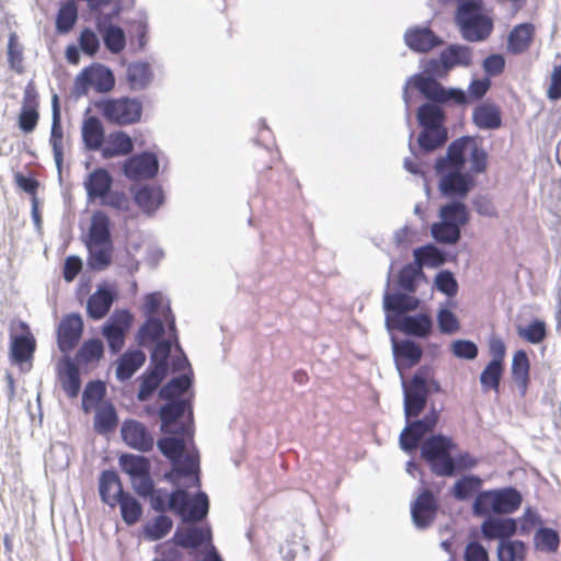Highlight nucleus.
Wrapping results in <instances>:
<instances>
[{"mask_svg":"<svg viewBox=\"0 0 561 561\" xmlns=\"http://www.w3.org/2000/svg\"><path fill=\"white\" fill-rule=\"evenodd\" d=\"M473 61L472 47L463 44H448L437 57L421 60V71L409 77L403 85L402 99L405 104L407 121H410L411 99L409 89L416 90L426 101L416 110V122L421 131L416 146L412 142L414 133L409 134V150L415 160L434 152L448 140L446 107L467 102L466 91L457 87H446L445 79L457 67L469 68Z\"/></svg>","mask_w":561,"mask_h":561,"instance_id":"f257e3e1","label":"nucleus"},{"mask_svg":"<svg viewBox=\"0 0 561 561\" xmlns=\"http://www.w3.org/2000/svg\"><path fill=\"white\" fill-rule=\"evenodd\" d=\"M193 380L192 373L180 374L164 383L158 396L164 401L158 409L160 431L159 451L170 461L171 469L163 479L175 484L180 478L193 476L192 485H199V456L193 443Z\"/></svg>","mask_w":561,"mask_h":561,"instance_id":"f03ea898","label":"nucleus"},{"mask_svg":"<svg viewBox=\"0 0 561 561\" xmlns=\"http://www.w3.org/2000/svg\"><path fill=\"white\" fill-rule=\"evenodd\" d=\"M486 165L488 153L476 144L474 137L461 136L453 140L434 164L440 194L465 198L476 185L474 175L483 173Z\"/></svg>","mask_w":561,"mask_h":561,"instance_id":"7ed1b4c3","label":"nucleus"},{"mask_svg":"<svg viewBox=\"0 0 561 561\" xmlns=\"http://www.w3.org/2000/svg\"><path fill=\"white\" fill-rule=\"evenodd\" d=\"M193 476L182 477L174 484L175 488L169 492L167 489H156L152 480V490L146 494H138L141 497H149L151 508L158 513L170 511L185 524H197L204 520L209 512V499L204 491L196 492L191 496L188 488H199L192 485Z\"/></svg>","mask_w":561,"mask_h":561,"instance_id":"20e7f679","label":"nucleus"},{"mask_svg":"<svg viewBox=\"0 0 561 561\" xmlns=\"http://www.w3.org/2000/svg\"><path fill=\"white\" fill-rule=\"evenodd\" d=\"M443 205L439 208V221L431 227L432 237L444 244L454 245L461 238V228L469 222L470 213L465 203L459 197Z\"/></svg>","mask_w":561,"mask_h":561,"instance_id":"39448f33","label":"nucleus"},{"mask_svg":"<svg viewBox=\"0 0 561 561\" xmlns=\"http://www.w3.org/2000/svg\"><path fill=\"white\" fill-rule=\"evenodd\" d=\"M170 306V300L162 293L153 291L146 295L142 312L145 322L138 330L139 344L141 346L151 344L153 341L164 337L168 332L164 320V309Z\"/></svg>","mask_w":561,"mask_h":561,"instance_id":"423d86ee","label":"nucleus"},{"mask_svg":"<svg viewBox=\"0 0 561 561\" xmlns=\"http://www.w3.org/2000/svg\"><path fill=\"white\" fill-rule=\"evenodd\" d=\"M522 501L520 492L513 486L486 490L476 495L472 512L477 516L511 514L519 508Z\"/></svg>","mask_w":561,"mask_h":561,"instance_id":"0eeeda50","label":"nucleus"},{"mask_svg":"<svg viewBox=\"0 0 561 561\" xmlns=\"http://www.w3.org/2000/svg\"><path fill=\"white\" fill-rule=\"evenodd\" d=\"M456 445L449 436L431 434L420 444L421 458L437 477H453L451 451Z\"/></svg>","mask_w":561,"mask_h":561,"instance_id":"6e6552de","label":"nucleus"},{"mask_svg":"<svg viewBox=\"0 0 561 561\" xmlns=\"http://www.w3.org/2000/svg\"><path fill=\"white\" fill-rule=\"evenodd\" d=\"M430 367H420L409 382L402 377L404 417L419 416L426 408L431 388L428 385Z\"/></svg>","mask_w":561,"mask_h":561,"instance_id":"1a4fd4ad","label":"nucleus"},{"mask_svg":"<svg viewBox=\"0 0 561 561\" xmlns=\"http://www.w3.org/2000/svg\"><path fill=\"white\" fill-rule=\"evenodd\" d=\"M438 419L439 412L434 405L422 419H405V426L399 435L400 448L410 455L416 453L420 444L435 430Z\"/></svg>","mask_w":561,"mask_h":561,"instance_id":"9d476101","label":"nucleus"},{"mask_svg":"<svg viewBox=\"0 0 561 561\" xmlns=\"http://www.w3.org/2000/svg\"><path fill=\"white\" fill-rule=\"evenodd\" d=\"M118 465L131 482L137 494H146L152 490V478L150 476V460L142 455L124 453L118 458Z\"/></svg>","mask_w":561,"mask_h":561,"instance_id":"9b49d317","label":"nucleus"},{"mask_svg":"<svg viewBox=\"0 0 561 561\" xmlns=\"http://www.w3.org/2000/svg\"><path fill=\"white\" fill-rule=\"evenodd\" d=\"M164 320L167 322L169 336L152 342L154 346L150 354V365L169 371V357L172 347L175 346L178 351H181L175 316L170 306H167L164 309Z\"/></svg>","mask_w":561,"mask_h":561,"instance_id":"f8f14e48","label":"nucleus"},{"mask_svg":"<svg viewBox=\"0 0 561 561\" xmlns=\"http://www.w3.org/2000/svg\"><path fill=\"white\" fill-rule=\"evenodd\" d=\"M455 22L461 37L470 43L485 41L493 31V20L485 14L484 10L455 16Z\"/></svg>","mask_w":561,"mask_h":561,"instance_id":"ddd939ff","label":"nucleus"},{"mask_svg":"<svg viewBox=\"0 0 561 561\" xmlns=\"http://www.w3.org/2000/svg\"><path fill=\"white\" fill-rule=\"evenodd\" d=\"M411 294L386 290L382 307L386 313L385 325L389 332L393 330V322L398 321L399 317H407L408 312L419 309L421 300Z\"/></svg>","mask_w":561,"mask_h":561,"instance_id":"4468645a","label":"nucleus"},{"mask_svg":"<svg viewBox=\"0 0 561 561\" xmlns=\"http://www.w3.org/2000/svg\"><path fill=\"white\" fill-rule=\"evenodd\" d=\"M103 116L118 125L134 124L140 119L142 105L136 99L107 100L100 104Z\"/></svg>","mask_w":561,"mask_h":561,"instance_id":"2eb2a0df","label":"nucleus"},{"mask_svg":"<svg viewBox=\"0 0 561 561\" xmlns=\"http://www.w3.org/2000/svg\"><path fill=\"white\" fill-rule=\"evenodd\" d=\"M115 78L112 70L101 64L84 68L76 78V91L85 94L90 87L98 92H108L114 88Z\"/></svg>","mask_w":561,"mask_h":561,"instance_id":"dca6fc26","label":"nucleus"},{"mask_svg":"<svg viewBox=\"0 0 561 561\" xmlns=\"http://www.w3.org/2000/svg\"><path fill=\"white\" fill-rule=\"evenodd\" d=\"M133 316L127 309L115 310L104 323L102 334L113 354L122 351L126 333L131 324Z\"/></svg>","mask_w":561,"mask_h":561,"instance_id":"f3484780","label":"nucleus"},{"mask_svg":"<svg viewBox=\"0 0 561 561\" xmlns=\"http://www.w3.org/2000/svg\"><path fill=\"white\" fill-rule=\"evenodd\" d=\"M158 172L159 160L151 151L133 154L123 165L124 175L131 181L151 180Z\"/></svg>","mask_w":561,"mask_h":561,"instance_id":"a211bd4d","label":"nucleus"},{"mask_svg":"<svg viewBox=\"0 0 561 561\" xmlns=\"http://www.w3.org/2000/svg\"><path fill=\"white\" fill-rule=\"evenodd\" d=\"M124 443L140 453H147L154 446V438L149 430L137 420H125L121 426Z\"/></svg>","mask_w":561,"mask_h":561,"instance_id":"6ab92c4d","label":"nucleus"},{"mask_svg":"<svg viewBox=\"0 0 561 561\" xmlns=\"http://www.w3.org/2000/svg\"><path fill=\"white\" fill-rule=\"evenodd\" d=\"M405 45L415 53H428L444 44V39L426 25H416L404 32Z\"/></svg>","mask_w":561,"mask_h":561,"instance_id":"aec40b11","label":"nucleus"},{"mask_svg":"<svg viewBox=\"0 0 561 561\" xmlns=\"http://www.w3.org/2000/svg\"><path fill=\"white\" fill-rule=\"evenodd\" d=\"M438 505L432 491L424 489L411 505V517L419 529L428 527L437 514Z\"/></svg>","mask_w":561,"mask_h":561,"instance_id":"412c9836","label":"nucleus"},{"mask_svg":"<svg viewBox=\"0 0 561 561\" xmlns=\"http://www.w3.org/2000/svg\"><path fill=\"white\" fill-rule=\"evenodd\" d=\"M83 331V319L79 313L66 316L58 327L57 342L61 352L73 350L79 343Z\"/></svg>","mask_w":561,"mask_h":561,"instance_id":"4be33fe9","label":"nucleus"},{"mask_svg":"<svg viewBox=\"0 0 561 561\" xmlns=\"http://www.w3.org/2000/svg\"><path fill=\"white\" fill-rule=\"evenodd\" d=\"M433 319L427 312L399 317L398 321L393 322V329L417 339L428 337L433 332Z\"/></svg>","mask_w":561,"mask_h":561,"instance_id":"5701e85b","label":"nucleus"},{"mask_svg":"<svg viewBox=\"0 0 561 561\" xmlns=\"http://www.w3.org/2000/svg\"><path fill=\"white\" fill-rule=\"evenodd\" d=\"M21 334H11L10 358L13 364H24L28 362L35 352L36 342L30 331L28 325L21 321Z\"/></svg>","mask_w":561,"mask_h":561,"instance_id":"b1692460","label":"nucleus"},{"mask_svg":"<svg viewBox=\"0 0 561 561\" xmlns=\"http://www.w3.org/2000/svg\"><path fill=\"white\" fill-rule=\"evenodd\" d=\"M517 531V520L511 517L485 516L481 525V533L485 539L500 541L511 540Z\"/></svg>","mask_w":561,"mask_h":561,"instance_id":"393cba45","label":"nucleus"},{"mask_svg":"<svg viewBox=\"0 0 561 561\" xmlns=\"http://www.w3.org/2000/svg\"><path fill=\"white\" fill-rule=\"evenodd\" d=\"M391 340L396 366L400 373L402 369L415 366L421 360L423 350L416 342L409 339L397 341L394 336Z\"/></svg>","mask_w":561,"mask_h":561,"instance_id":"a878e982","label":"nucleus"},{"mask_svg":"<svg viewBox=\"0 0 561 561\" xmlns=\"http://www.w3.org/2000/svg\"><path fill=\"white\" fill-rule=\"evenodd\" d=\"M117 293L107 285H100L87 302L88 316L93 320L103 319L110 311Z\"/></svg>","mask_w":561,"mask_h":561,"instance_id":"bb28decb","label":"nucleus"},{"mask_svg":"<svg viewBox=\"0 0 561 561\" xmlns=\"http://www.w3.org/2000/svg\"><path fill=\"white\" fill-rule=\"evenodd\" d=\"M88 201L101 199L113 186V176L104 168H96L90 172L84 182Z\"/></svg>","mask_w":561,"mask_h":561,"instance_id":"cd10ccee","label":"nucleus"},{"mask_svg":"<svg viewBox=\"0 0 561 561\" xmlns=\"http://www.w3.org/2000/svg\"><path fill=\"white\" fill-rule=\"evenodd\" d=\"M37 106V93L27 87L24 91L23 105L19 115V127L25 134L32 133L36 128L39 118Z\"/></svg>","mask_w":561,"mask_h":561,"instance_id":"c85d7f7f","label":"nucleus"},{"mask_svg":"<svg viewBox=\"0 0 561 561\" xmlns=\"http://www.w3.org/2000/svg\"><path fill=\"white\" fill-rule=\"evenodd\" d=\"M472 122L480 129H497L502 126L501 112L492 103H480L473 108Z\"/></svg>","mask_w":561,"mask_h":561,"instance_id":"c756f323","label":"nucleus"},{"mask_svg":"<svg viewBox=\"0 0 561 561\" xmlns=\"http://www.w3.org/2000/svg\"><path fill=\"white\" fill-rule=\"evenodd\" d=\"M146 354L140 350H129L117 359L116 378L124 382L145 364Z\"/></svg>","mask_w":561,"mask_h":561,"instance_id":"7c9ffc66","label":"nucleus"},{"mask_svg":"<svg viewBox=\"0 0 561 561\" xmlns=\"http://www.w3.org/2000/svg\"><path fill=\"white\" fill-rule=\"evenodd\" d=\"M535 27L531 23H520L513 27L507 37V50L518 55L526 51L534 41Z\"/></svg>","mask_w":561,"mask_h":561,"instance_id":"2f4dec72","label":"nucleus"},{"mask_svg":"<svg viewBox=\"0 0 561 561\" xmlns=\"http://www.w3.org/2000/svg\"><path fill=\"white\" fill-rule=\"evenodd\" d=\"M115 505L119 506L122 519L129 526L136 524L142 515L140 502L123 488L115 492Z\"/></svg>","mask_w":561,"mask_h":561,"instance_id":"473e14b6","label":"nucleus"},{"mask_svg":"<svg viewBox=\"0 0 561 561\" xmlns=\"http://www.w3.org/2000/svg\"><path fill=\"white\" fill-rule=\"evenodd\" d=\"M152 79L153 72L149 62L136 61L128 65L126 80L133 91H142L147 89Z\"/></svg>","mask_w":561,"mask_h":561,"instance_id":"72a5a7b5","label":"nucleus"},{"mask_svg":"<svg viewBox=\"0 0 561 561\" xmlns=\"http://www.w3.org/2000/svg\"><path fill=\"white\" fill-rule=\"evenodd\" d=\"M167 375V370L150 365L147 370L139 377L140 386L137 393V399L140 402L148 401L156 392L160 383L164 380Z\"/></svg>","mask_w":561,"mask_h":561,"instance_id":"f704fd0d","label":"nucleus"},{"mask_svg":"<svg viewBox=\"0 0 561 561\" xmlns=\"http://www.w3.org/2000/svg\"><path fill=\"white\" fill-rule=\"evenodd\" d=\"M81 136L88 150H100L104 142V128L96 116H89L82 123Z\"/></svg>","mask_w":561,"mask_h":561,"instance_id":"c9c22d12","label":"nucleus"},{"mask_svg":"<svg viewBox=\"0 0 561 561\" xmlns=\"http://www.w3.org/2000/svg\"><path fill=\"white\" fill-rule=\"evenodd\" d=\"M87 243L95 245L112 244L110 219L102 210H98L92 215Z\"/></svg>","mask_w":561,"mask_h":561,"instance_id":"e433bc0d","label":"nucleus"},{"mask_svg":"<svg viewBox=\"0 0 561 561\" xmlns=\"http://www.w3.org/2000/svg\"><path fill=\"white\" fill-rule=\"evenodd\" d=\"M134 151V142L125 131H114L108 135V145L101 149L104 159L127 156Z\"/></svg>","mask_w":561,"mask_h":561,"instance_id":"4c0bfd02","label":"nucleus"},{"mask_svg":"<svg viewBox=\"0 0 561 561\" xmlns=\"http://www.w3.org/2000/svg\"><path fill=\"white\" fill-rule=\"evenodd\" d=\"M134 199L146 213L152 214L163 204L164 195L160 186L142 185L135 193Z\"/></svg>","mask_w":561,"mask_h":561,"instance_id":"58836bf2","label":"nucleus"},{"mask_svg":"<svg viewBox=\"0 0 561 561\" xmlns=\"http://www.w3.org/2000/svg\"><path fill=\"white\" fill-rule=\"evenodd\" d=\"M512 378L516 382L520 393L524 396L529 383L530 363L526 351L518 350L512 359Z\"/></svg>","mask_w":561,"mask_h":561,"instance_id":"ea45409f","label":"nucleus"},{"mask_svg":"<svg viewBox=\"0 0 561 561\" xmlns=\"http://www.w3.org/2000/svg\"><path fill=\"white\" fill-rule=\"evenodd\" d=\"M60 385L68 398H77L81 389L80 371L71 359H66L59 373Z\"/></svg>","mask_w":561,"mask_h":561,"instance_id":"a19ab883","label":"nucleus"},{"mask_svg":"<svg viewBox=\"0 0 561 561\" xmlns=\"http://www.w3.org/2000/svg\"><path fill=\"white\" fill-rule=\"evenodd\" d=\"M425 277L421 264L410 262L405 264L398 274V286L402 291L415 293L419 282Z\"/></svg>","mask_w":561,"mask_h":561,"instance_id":"79ce46f5","label":"nucleus"},{"mask_svg":"<svg viewBox=\"0 0 561 561\" xmlns=\"http://www.w3.org/2000/svg\"><path fill=\"white\" fill-rule=\"evenodd\" d=\"M413 257L422 267H436L446 262L447 254L434 244H425L413 250Z\"/></svg>","mask_w":561,"mask_h":561,"instance_id":"37998d69","label":"nucleus"},{"mask_svg":"<svg viewBox=\"0 0 561 561\" xmlns=\"http://www.w3.org/2000/svg\"><path fill=\"white\" fill-rule=\"evenodd\" d=\"M173 520L160 513L154 519L144 525V538L149 541H158L163 539L172 529Z\"/></svg>","mask_w":561,"mask_h":561,"instance_id":"c03bdc74","label":"nucleus"},{"mask_svg":"<svg viewBox=\"0 0 561 561\" xmlns=\"http://www.w3.org/2000/svg\"><path fill=\"white\" fill-rule=\"evenodd\" d=\"M101 34L104 46L112 54H119L124 50L126 46V35L124 30L118 25H107L104 24L101 28H96Z\"/></svg>","mask_w":561,"mask_h":561,"instance_id":"a18cd8bd","label":"nucleus"},{"mask_svg":"<svg viewBox=\"0 0 561 561\" xmlns=\"http://www.w3.org/2000/svg\"><path fill=\"white\" fill-rule=\"evenodd\" d=\"M119 488H123L122 481L114 470L102 471L99 479V493L103 503L114 507L115 493L111 494V491L116 489V492H119Z\"/></svg>","mask_w":561,"mask_h":561,"instance_id":"49530a36","label":"nucleus"},{"mask_svg":"<svg viewBox=\"0 0 561 561\" xmlns=\"http://www.w3.org/2000/svg\"><path fill=\"white\" fill-rule=\"evenodd\" d=\"M118 423L116 410L112 403H106L95 411L94 430L99 434L112 432Z\"/></svg>","mask_w":561,"mask_h":561,"instance_id":"de8ad7c7","label":"nucleus"},{"mask_svg":"<svg viewBox=\"0 0 561 561\" xmlns=\"http://www.w3.org/2000/svg\"><path fill=\"white\" fill-rule=\"evenodd\" d=\"M504 374V365L489 362L480 374L479 380L482 390L499 391L500 383Z\"/></svg>","mask_w":561,"mask_h":561,"instance_id":"09e8293b","label":"nucleus"},{"mask_svg":"<svg viewBox=\"0 0 561 561\" xmlns=\"http://www.w3.org/2000/svg\"><path fill=\"white\" fill-rule=\"evenodd\" d=\"M87 248L89 251L88 265L91 270L103 271L111 264L112 244L87 243Z\"/></svg>","mask_w":561,"mask_h":561,"instance_id":"8fccbe9b","label":"nucleus"},{"mask_svg":"<svg viewBox=\"0 0 561 561\" xmlns=\"http://www.w3.org/2000/svg\"><path fill=\"white\" fill-rule=\"evenodd\" d=\"M499 561H524L526 558V546L520 540H504L497 545Z\"/></svg>","mask_w":561,"mask_h":561,"instance_id":"3c124183","label":"nucleus"},{"mask_svg":"<svg viewBox=\"0 0 561 561\" xmlns=\"http://www.w3.org/2000/svg\"><path fill=\"white\" fill-rule=\"evenodd\" d=\"M482 484L479 476L467 474L459 478L453 486V495L456 500H468L474 492H477Z\"/></svg>","mask_w":561,"mask_h":561,"instance_id":"603ef678","label":"nucleus"},{"mask_svg":"<svg viewBox=\"0 0 561 561\" xmlns=\"http://www.w3.org/2000/svg\"><path fill=\"white\" fill-rule=\"evenodd\" d=\"M78 19V9L73 1L62 4L58 11L56 19V30L58 33L65 34L71 31Z\"/></svg>","mask_w":561,"mask_h":561,"instance_id":"864d4df0","label":"nucleus"},{"mask_svg":"<svg viewBox=\"0 0 561 561\" xmlns=\"http://www.w3.org/2000/svg\"><path fill=\"white\" fill-rule=\"evenodd\" d=\"M517 334L531 344H539L547 336V325L545 321L535 319L527 327L518 325Z\"/></svg>","mask_w":561,"mask_h":561,"instance_id":"5fc2aeb1","label":"nucleus"},{"mask_svg":"<svg viewBox=\"0 0 561 561\" xmlns=\"http://www.w3.org/2000/svg\"><path fill=\"white\" fill-rule=\"evenodd\" d=\"M62 137L61 118H51L49 144L53 148L54 160L59 172L64 161Z\"/></svg>","mask_w":561,"mask_h":561,"instance_id":"6e6d98bb","label":"nucleus"},{"mask_svg":"<svg viewBox=\"0 0 561 561\" xmlns=\"http://www.w3.org/2000/svg\"><path fill=\"white\" fill-rule=\"evenodd\" d=\"M106 388L103 381H89L82 393V409L88 412L92 405L98 404L105 396Z\"/></svg>","mask_w":561,"mask_h":561,"instance_id":"4d7b16f0","label":"nucleus"},{"mask_svg":"<svg viewBox=\"0 0 561 561\" xmlns=\"http://www.w3.org/2000/svg\"><path fill=\"white\" fill-rule=\"evenodd\" d=\"M535 545L539 549L556 552L560 545V536L557 530L549 527H540L535 534Z\"/></svg>","mask_w":561,"mask_h":561,"instance_id":"13d9d810","label":"nucleus"},{"mask_svg":"<svg viewBox=\"0 0 561 561\" xmlns=\"http://www.w3.org/2000/svg\"><path fill=\"white\" fill-rule=\"evenodd\" d=\"M104 353V345L100 339L85 341L78 351V358L83 363L99 360Z\"/></svg>","mask_w":561,"mask_h":561,"instance_id":"bf43d9fd","label":"nucleus"},{"mask_svg":"<svg viewBox=\"0 0 561 561\" xmlns=\"http://www.w3.org/2000/svg\"><path fill=\"white\" fill-rule=\"evenodd\" d=\"M434 285L438 291L445 294L447 297H454L457 295L458 283L455 275L448 270L439 271L436 274Z\"/></svg>","mask_w":561,"mask_h":561,"instance_id":"052dcab7","label":"nucleus"},{"mask_svg":"<svg viewBox=\"0 0 561 561\" xmlns=\"http://www.w3.org/2000/svg\"><path fill=\"white\" fill-rule=\"evenodd\" d=\"M437 325L442 333L453 334L459 330L456 314L447 307H440L437 312Z\"/></svg>","mask_w":561,"mask_h":561,"instance_id":"680f3d73","label":"nucleus"},{"mask_svg":"<svg viewBox=\"0 0 561 561\" xmlns=\"http://www.w3.org/2000/svg\"><path fill=\"white\" fill-rule=\"evenodd\" d=\"M451 353L457 358L472 360L479 354L478 345L470 340L459 339L451 343Z\"/></svg>","mask_w":561,"mask_h":561,"instance_id":"e2e57ef3","label":"nucleus"},{"mask_svg":"<svg viewBox=\"0 0 561 561\" xmlns=\"http://www.w3.org/2000/svg\"><path fill=\"white\" fill-rule=\"evenodd\" d=\"M279 552L284 560L294 561L296 558H305L308 552V545L299 538L298 540L286 541L279 548Z\"/></svg>","mask_w":561,"mask_h":561,"instance_id":"0e129e2a","label":"nucleus"},{"mask_svg":"<svg viewBox=\"0 0 561 561\" xmlns=\"http://www.w3.org/2000/svg\"><path fill=\"white\" fill-rule=\"evenodd\" d=\"M80 49L88 56H94L100 49V39L94 31L85 27L79 35Z\"/></svg>","mask_w":561,"mask_h":561,"instance_id":"69168bd1","label":"nucleus"},{"mask_svg":"<svg viewBox=\"0 0 561 561\" xmlns=\"http://www.w3.org/2000/svg\"><path fill=\"white\" fill-rule=\"evenodd\" d=\"M491 87V80L489 77L482 78V79H473L471 80L467 94V102L463 103L461 106H465L469 104L471 101H479L481 100L490 90Z\"/></svg>","mask_w":561,"mask_h":561,"instance_id":"338daca9","label":"nucleus"},{"mask_svg":"<svg viewBox=\"0 0 561 561\" xmlns=\"http://www.w3.org/2000/svg\"><path fill=\"white\" fill-rule=\"evenodd\" d=\"M463 558L465 561H490L488 550L476 540L467 543Z\"/></svg>","mask_w":561,"mask_h":561,"instance_id":"774afa93","label":"nucleus"}]
</instances>
